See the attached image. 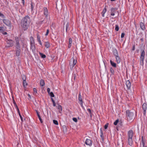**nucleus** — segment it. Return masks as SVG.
Returning <instances> with one entry per match:
<instances>
[{
	"instance_id": "052dcab7",
	"label": "nucleus",
	"mask_w": 147,
	"mask_h": 147,
	"mask_svg": "<svg viewBox=\"0 0 147 147\" xmlns=\"http://www.w3.org/2000/svg\"><path fill=\"white\" fill-rule=\"evenodd\" d=\"M71 44H69L68 48H70L71 47Z\"/></svg>"
},
{
	"instance_id": "603ef678",
	"label": "nucleus",
	"mask_w": 147,
	"mask_h": 147,
	"mask_svg": "<svg viewBox=\"0 0 147 147\" xmlns=\"http://www.w3.org/2000/svg\"><path fill=\"white\" fill-rule=\"evenodd\" d=\"M0 16L2 18H4V17H5L4 16L3 14L1 13L0 12Z\"/></svg>"
},
{
	"instance_id": "a18cd8bd",
	"label": "nucleus",
	"mask_w": 147,
	"mask_h": 147,
	"mask_svg": "<svg viewBox=\"0 0 147 147\" xmlns=\"http://www.w3.org/2000/svg\"><path fill=\"white\" fill-rule=\"evenodd\" d=\"M14 106H15V108L16 109L18 112L19 111H20L16 104H15V105H14Z\"/></svg>"
},
{
	"instance_id": "f257e3e1",
	"label": "nucleus",
	"mask_w": 147,
	"mask_h": 147,
	"mask_svg": "<svg viewBox=\"0 0 147 147\" xmlns=\"http://www.w3.org/2000/svg\"><path fill=\"white\" fill-rule=\"evenodd\" d=\"M31 22L30 17L28 16L24 17L22 20L21 25L24 30H26L29 27Z\"/></svg>"
},
{
	"instance_id": "aec40b11",
	"label": "nucleus",
	"mask_w": 147,
	"mask_h": 147,
	"mask_svg": "<svg viewBox=\"0 0 147 147\" xmlns=\"http://www.w3.org/2000/svg\"><path fill=\"white\" fill-rule=\"evenodd\" d=\"M107 11V7L105 6L102 12V17H104V14Z\"/></svg>"
},
{
	"instance_id": "a211bd4d",
	"label": "nucleus",
	"mask_w": 147,
	"mask_h": 147,
	"mask_svg": "<svg viewBox=\"0 0 147 147\" xmlns=\"http://www.w3.org/2000/svg\"><path fill=\"white\" fill-rule=\"evenodd\" d=\"M36 111L37 115L38 116V117L39 119V120L40 121V122H41V123H42L43 122V121L41 118V117L39 114V113L38 112V111L36 110Z\"/></svg>"
},
{
	"instance_id": "4d7b16f0",
	"label": "nucleus",
	"mask_w": 147,
	"mask_h": 147,
	"mask_svg": "<svg viewBox=\"0 0 147 147\" xmlns=\"http://www.w3.org/2000/svg\"><path fill=\"white\" fill-rule=\"evenodd\" d=\"M39 43V44L41 46H42L41 40L38 41Z\"/></svg>"
},
{
	"instance_id": "20e7f679",
	"label": "nucleus",
	"mask_w": 147,
	"mask_h": 147,
	"mask_svg": "<svg viewBox=\"0 0 147 147\" xmlns=\"http://www.w3.org/2000/svg\"><path fill=\"white\" fill-rule=\"evenodd\" d=\"M142 51L140 57V64L142 66H143L144 64V56L145 55V51L144 49H142Z\"/></svg>"
},
{
	"instance_id": "774afa93",
	"label": "nucleus",
	"mask_w": 147,
	"mask_h": 147,
	"mask_svg": "<svg viewBox=\"0 0 147 147\" xmlns=\"http://www.w3.org/2000/svg\"><path fill=\"white\" fill-rule=\"evenodd\" d=\"M81 105V106L83 108V104L82 103V104H80Z\"/></svg>"
},
{
	"instance_id": "c9c22d12",
	"label": "nucleus",
	"mask_w": 147,
	"mask_h": 147,
	"mask_svg": "<svg viewBox=\"0 0 147 147\" xmlns=\"http://www.w3.org/2000/svg\"><path fill=\"white\" fill-rule=\"evenodd\" d=\"M110 72L112 74H114V70L111 67L110 68Z\"/></svg>"
},
{
	"instance_id": "dca6fc26",
	"label": "nucleus",
	"mask_w": 147,
	"mask_h": 147,
	"mask_svg": "<svg viewBox=\"0 0 147 147\" xmlns=\"http://www.w3.org/2000/svg\"><path fill=\"white\" fill-rule=\"evenodd\" d=\"M140 28L142 30H144L146 29V28L145 27L144 24V23H143L142 22H141L140 23Z\"/></svg>"
},
{
	"instance_id": "0eeeda50",
	"label": "nucleus",
	"mask_w": 147,
	"mask_h": 147,
	"mask_svg": "<svg viewBox=\"0 0 147 147\" xmlns=\"http://www.w3.org/2000/svg\"><path fill=\"white\" fill-rule=\"evenodd\" d=\"M3 21L7 26L9 27L10 28H11V21L8 19H4L3 20Z\"/></svg>"
},
{
	"instance_id": "bb28decb",
	"label": "nucleus",
	"mask_w": 147,
	"mask_h": 147,
	"mask_svg": "<svg viewBox=\"0 0 147 147\" xmlns=\"http://www.w3.org/2000/svg\"><path fill=\"white\" fill-rule=\"evenodd\" d=\"M78 100L80 101V103L82 104V103H83L82 98L80 94V93L78 96Z\"/></svg>"
},
{
	"instance_id": "338daca9",
	"label": "nucleus",
	"mask_w": 147,
	"mask_h": 147,
	"mask_svg": "<svg viewBox=\"0 0 147 147\" xmlns=\"http://www.w3.org/2000/svg\"><path fill=\"white\" fill-rule=\"evenodd\" d=\"M73 76L74 77V79L75 80V78H76V76H75V74H74V75H73Z\"/></svg>"
},
{
	"instance_id": "a19ab883",
	"label": "nucleus",
	"mask_w": 147,
	"mask_h": 147,
	"mask_svg": "<svg viewBox=\"0 0 147 147\" xmlns=\"http://www.w3.org/2000/svg\"><path fill=\"white\" fill-rule=\"evenodd\" d=\"M22 78L23 81L26 80V77L24 75L22 76Z\"/></svg>"
},
{
	"instance_id": "7c9ffc66",
	"label": "nucleus",
	"mask_w": 147,
	"mask_h": 147,
	"mask_svg": "<svg viewBox=\"0 0 147 147\" xmlns=\"http://www.w3.org/2000/svg\"><path fill=\"white\" fill-rule=\"evenodd\" d=\"M23 86L24 88H25L26 87V86L27 85V84L26 83V80L23 81Z\"/></svg>"
},
{
	"instance_id": "f03ea898",
	"label": "nucleus",
	"mask_w": 147,
	"mask_h": 147,
	"mask_svg": "<svg viewBox=\"0 0 147 147\" xmlns=\"http://www.w3.org/2000/svg\"><path fill=\"white\" fill-rule=\"evenodd\" d=\"M43 14L45 16V17L44 19L42 20V19H43V18H42L41 20V21L39 22L38 24H42L44 23H46L48 21L49 19V14L48 11V9L46 7H44L43 8Z\"/></svg>"
},
{
	"instance_id": "2eb2a0df",
	"label": "nucleus",
	"mask_w": 147,
	"mask_h": 147,
	"mask_svg": "<svg viewBox=\"0 0 147 147\" xmlns=\"http://www.w3.org/2000/svg\"><path fill=\"white\" fill-rule=\"evenodd\" d=\"M126 85L127 89H129L131 87V84L129 80H127L126 81Z\"/></svg>"
},
{
	"instance_id": "f3484780",
	"label": "nucleus",
	"mask_w": 147,
	"mask_h": 147,
	"mask_svg": "<svg viewBox=\"0 0 147 147\" xmlns=\"http://www.w3.org/2000/svg\"><path fill=\"white\" fill-rule=\"evenodd\" d=\"M56 107L58 110L59 112L60 113H61L62 110V106L61 105H58Z\"/></svg>"
},
{
	"instance_id": "2f4dec72",
	"label": "nucleus",
	"mask_w": 147,
	"mask_h": 147,
	"mask_svg": "<svg viewBox=\"0 0 147 147\" xmlns=\"http://www.w3.org/2000/svg\"><path fill=\"white\" fill-rule=\"evenodd\" d=\"M31 9L32 11L33 8L34 7V4L32 2H31Z\"/></svg>"
},
{
	"instance_id": "3c124183",
	"label": "nucleus",
	"mask_w": 147,
	"mask_h": 147,
	"mask_svg": "<svg viewBox=\"0 0 147 147\" xmlns=\"http://www.w3.org/2000/svg\"><path fill=\"white\" fill-rule=\"evenodd\" d=\"M125 35V34L124 33H122L121 34V38H123L124 37Z\"/></svg>"
},
{
	"instance_id": "5fc2aeb1",
	"label": "nucleus",
	"mask_w": 147,
	"mask_h": 147,
	"mask_svg": "<svg viewBox=\"0 0 147 147\" xmlns=\"http://www.w3.org/2000/svg\"><path fill=\"white\" fill-rule=\"evenodd\" d=\"M12 98H13V102L14 104V105H15V104H16V102L15 101V100L14 99V98L13 97H12Z\"/></svg>"
},
{
	"instance_id": "de8ad7c7",
	"label": "nucleus",
	"mask_w": 147,
	"mask_h": 147,
	"mask_svg": "<svg viewBox=\"0 0 147 147\" xmlns=\"http://www.w3.org/2000/svg\"><path fill=\"white\" fill-rule=\"evenodd\" d=\"M33 91L34 94H36L37 93V90L36 88H33Z\"/></svg>"
},
{
	"instance_id": "473e14b6",
	"label": "nucleus",
	"mask_w": 147,
	"mask_h": 147,
	"mask_svg": "<svg viewBox=\"0 0 147 147\" xmlns=\"http://www.w3.org/2000/svg\"><path fill=\"white\" fill-rule=\"evenodd\" d=\"M119 26L118 25H116L115 26V30L117 31L119 30Z\"/></svg>"
},
{
	"instance_id": "864d4df0",
	"label": "nucleus",
	"mask_w": 147,
	"mask_h": 147,
	"mask_svg": "<svg viewBox=\"0 0 147 147\" xmlns=\"http://www.w3.org/2000/svg\"><path fill=\"white\" fill-rule=\"evenodd\" d=\"M50 88H47V92H48V93H49V94L51 92H50Z\"/></svg>"
},
{
	"instance_id": "e433bc0d",
	"label": "nucleus",
	"mask_w": 147,
	"mask_h": 147,
	"mask_svg": "<svg viewBox=\"0 0 147 147\" xmlns=\"http://www.w3.org/2000/svg\"><path fill=\"white\" fill-rule=\"evenodd\" d=\"M18 112V113L19 114V115L20 118V119H21V120L22 121H23V118L21 115V114L20 113V111H19Z\"/></svg>"
},
{
	"instance_id": "412c9836",
	"label": "nucleus",
	"mask_w": 147,
	"mask_h": 147,
	"mask_svg": "<svg viewBox=\"0 0 147 147\" xmlns=\"http://www.w3.org/2000/svg\"><path fill=\"white\" fill-rule=\"evenodd\" d=\"M113 55L115 57L118 55V52L116 49H114L113 51Z\"/></svg>"
},
{
	"instance_id": "4468645a",
	"label": "nucleus",
	"mask_w": 147,
	"mask_h": 147,
	"mask_svg": "<svg viewBox=\"0 0 147 147\" xmlns=\"http://www.w3.org/2000/svg\"><path fill=\"white\" fill-rule=\"evenodd\" d=\"M85 143L86 145L90 146L92 145V141L89 139H87L85 141Z\"/></svg>"
},
{
	"instance_id": "1a4fd4ad",
	"label": "nucleus",
	"mask_w": 147,
	"mask_h": 147,
	"mask_svg": "<svg viewBox=\"0 0 147 147\" xmlns=\"http://www.w3.org/2000/svg\"><path fill=\"white\" fill-rule=\"evenodd\" d=\"M15 40L16 41V47L20 48L21 45L19 43V40L18 37H15Z\"/></svg>"
},
{
	"instance_id": "ddd939ff",
	"label": "nucleus",
	"mask_w": 147,
	"mask_h": 147,
	"mask_svg": "<svg viewBox=\"0 0 147 147\" xmlns=\"http://www.w3.org/2000/svg\"><path fill=\"white\" fill-rule=\"evenodd\" d=\"M117 9V8H116L112 7L111 9V15L112 16L115 15L114 12L116 11Z\"/></svg>"
},
{
	"instance_id": "37998d69",
	"label": "nucleus",
	"mask_w": 147,
	"mask_h": 147,
	"mask_svg": "<svg viewBox=\"0 0 147 147\" xmlns=\"http://www.w3.org/2000/svg\"><path fill=\"white\" fill-rule=\"evenodd\" d=\"M14 106H15V108L16 109L18 112L19 111H20L16 104H15V105H14Z\"/></svg>"
},
{
	"instance_id": "13d9d810",
	"label": "nucleus",
	"mask_w": 147,
	"mask_h": 147,
	"mask_svg": "<svg viewBox=\"0 0 147 147\" xmlns=\"http://www.w3.org/2000/svg\"><path fill=\"white\" fill-rule=\"evenodd\" d=\"M28 98L30 99H31V96L29 94H28Z\"/></svg>"
},
{
	"instance_id": "8fccbe9b",
	"label": "nucleus",
	"mask_w": 147,
	"mask_h": 147,
	"mask_svg": "<svg viewBox=\"0 0 147 147\" xmlns=\"http://www.w3.org/2000/svg\"><path fill=\"white\" fill-rule=\"evenodd\" d=\"M49 33V29H47V30L46 33L45 34V36H47L48 34Z\"/></svg>"
},
{
	"instance_id": "c756f323",
	"label": "nucleus",
	"mask_w": 147,
	"mask_h": 147,
	"mask_svg": "<svg viewBox=\"0 0 147 147\" xmlns=\"http://www.w3.org/2000/svg\"><path fill=\"white\" fill-rule=\"evenodd\" d=\"M69 26V23L68 22L67 23L65 26L66 31V32H67L68 30H69V29H68Z\"/></svg>"
},
{
	"instance_id": "f704fd0d",
	"label": "nucleus",
	"mask_w": 147,
	"mask_h": 147,
	"mask_svg": "<svg viewBox=\"0 0 147 147\" xmlns=\"http://www.w3.org/2000/svg\"><path fill=\"white\" fill-rule=\"evenodd\" d=\"M49 94L50 95V96L51 97H54V95L53 92H50Z\"/></svg>"
},
{
	"instance_id": "bf43d9fd",
	"label": "nucleus",
	"mask_w": 147,
	"mask_h": 147,
	"mask_svg": "<svg viewBox=\"0 0 147 147\" xmlns=\"http://www.w3.org/2000/svg\"><path fill=\"white\" fill-rule=\"evenodd\" d=\"M53 105L54 107H55L56 106V104H55V102H53Z\"/></svg>"
},
{
	"instance_id": "39448f33",
	"label": "nucleus",
	"mask_w": 147,
	"mask_h": 147,
	"mask_svg": "<svg viewBox=\"0 0 147 147\" xmlns=\"http://www.w3.org/2000/svg\"><path fill=\"white\" fill-rule=\"evenodd\" d=\"M77 62V60L73 57L70 59L69 65L71 69V70L73 68L75 65L76 64Z\"/></svg>"
},
{
	"instance_id": "69168bd1",
	"label": "nucleus",
	"mask_w": 147,
	"mask_h": 147,
	"mask_svg": "<svg viewBox=\"0 0 147 147\" xmlns=\"http://www.w3.org/2000/svg\"><path fill=\"white\" fill-rule=\"evenodd\" d=\"M140 40L142 42H143L144 41V39L143 38H141Z\"/></svg>"
},
{
	"instance_id": "0e129e2a",
	"label": "nucleus",
	"mask_w": 147,
	"mask_h": 147,
	"mask_svg": "<svg viewBox=\"0 0 147 147\" xmlns=\"http://www.w3.org/2000/svg\"><path fill=\"white\" fill-rule=\"evenodd\" d=\"M22 3H23V5H24V0H22Z\"/></svg>"
},
{
	"instance_id": "f8f14e48",
	"label": "nucleus",
	"mask_w": 147,
	"mask_h": 147,
	"mask_svg": "<svg viewBox=\"0 0 147 147\" xmlns=\"http://www.w3.org/2000/svg\"><path fill=\"white\" fill-rule=\"evenodd\" d=\"M133 134V132L132 130H129L127 134L128 138H132Z\"/></svg>"
},
{
	"instance_id": "6e6552de",
	"label": "nucleus",
	"mask_w": 147,
	"mask_h": 147,
	"mask_svg": "<svg viewBox=\"0 0 147 147\" xmlns=\"http://www.w3.org/2000/svg\"><path fill=\"white\" fill-rule=\"evenodd\" d=\"M7 45L6 47L9 48L12 47L13 46V41L11 40H7L6 41Z\"/></svg>"
},
{
	"instance_id": "4c0bfd02",
	"label": "nucleus",
	"mask_w": 147,
	"mask_h": 147,
	"mask_svg": "<svg viewBox=\"0 0 147 147\" xmlns=\"http://www.w3.org/2000/svg\"><path fill=\"white\" fill-rule=\"evenodd\" d=\"M53 123L55 124L56 125H58V122L57 120H53Z\"/></svg>"
},
{
	"instance_id": "9d476101",
	"label": "nucleus",
	"mask_w": 147,
	"mask_h": 147,
	"mask_svg": "<svg viewBox=\"0 0 147 147\" xmlns=\"http://www.w3.org/2000/svg\"><path fill=\"white\" fill-rule=\"evenodd\" d=\"M142 108L143 110V114L145 115L147 109V104L146 102H144L142 105Z\"/></svg>"
},
{
	"instance_id": "72a5a7b5",
	"label": "nucleus",
	"mask_w": 147,
	"mask_h": 147,
	"mask_svg": "<svg viewBox=\"0 0 147 147\" xmlns=\"http://www.w3.org/2000/svg\"><path fill=\"white\" fill-rule=\"evenodd\" d=\"M37 36V40L38 41L40 40V37L39 35L38 34H37L36 35Z\"/></svg>"
},
{
	"instance_id": "49530a36",
	"label": "nucleus",
	"mask_w": 147,
	"mask_h": 147,
	"mask_svg": "<svg viewBox=\"0 0 147 147\" xmlns=\"http://www.w3.org/2000/svg\"><path fill=\"white\" fill-rule=\"evenodd\" d=\"M109 125V123H107L104 126V128L105 129H107L108 126Z\"/></svg>"
},
{
	"instance_id": "4be33fe9",
	"label": "nucleus",
	"mask_w": 147,
	"mask_h": 147,
	"mask_svg": "<svg viewBox=\"0 0 147 147\" xmlns=\"http://www.w3.org/2000/svg\"><path fill=\"white\" fill-rule=\"evenodd\" d=\"M100 132L101 134L100 136L102 140L103 141L104 140V136H103L102 131L101 128L100 129Z\"/></svg>"
},
{
	"instance_id": "7ed1b4c3",
	"label": "nucleus",
	"mask_w": 147,
	"mask_h": 147,
	"mask_svg": "<svg viewBox=\"0 0 147 147\" xmlns=\"http://www.w3.org/2000/svg\"><path fill=\"white\" fill-rule=\"evenodd\" d=\"M126 115L128 121H132L135 118L134 113L129 110L126 111Z\"/></svg>"
},
{
	"instance_id": "393cba45",
	"label": "nucleus",
	"mask_w": 147,
	"mask_h": 147,
	"mask_svg": "<svg viewBox=\"0 0 147 147\" xmlns=\"http://www.w3.org/2000/svg\"><path fill=\"white\" fill-rule=\"evenodd\" d=\"M45 47H46L47 48H49L50 46V43L49 42H45Z\"/></svg>"
},
{
	"instance_id": "c03bdc74",
	"label": "nucleus",
	"mask_w": 147,
	"mask_h": 147,
	"mask_svg": "<svg viewBox=\"0 0 147 147\" xmlns=\"http://www.w3.org/2000/svg\"><path fill=\"white\" fill-rule=\"evenodd\" d=\"M14 106H15V108L16 109L18 112L19 111H20L16 104H15V105H14Z\"/></svg>"
},
{
	"instance_id": "79ce46f5",
	"label": "nucleus",
	"mask_w": 147,
	"mask_h": 147,
	"mask_svg": "<svg viewBox=\"0 0 147 147\" xmlns=\"http://www.w3.org/2000/svg\"><path fill=\"white\" fill-rule=\"evenodd\" d=\"M142 144L143 146H144L145 145V142H144V141L143 136H142Z\"/></svg>"
},
{
	"instance_id": "09e8293b",
	"label": "nucleus",
	"mask_w": 147,
	"mask_h": 147,
	"mask_svg": "<svg viewBox=\"0 0 147 147\" xmlns=\"http://www.w3.org/2000/svg\"><path fill=\"white\" fill-rule=\"evenodd\" d=\"M73 120L74 121L76 122H77L78 121L77 119L76 118H75V117L73 118Z\"/></svg>"
},
{
	"instance_id": "e2e57ef3",
	"label": "nucleus",
	"mask_w": 147,
	"mask_h": 147,
	"mask_svg": "<svg viewBox=\"0 0 147 147\" xmlns=\"http://www.w3.org/2000/svg\"><path fill=\"white\" fill-rule=\"evenodd\" d=\"M51 100L53 102H55V100H54L53 98H51Z\"/></svg>"
},
{
	"instance_id": "a878e982",
	"label": "nucleus",
	"mask_w": 147,
	"mask_h": 147,
	"mask_svg": "<svg viewBox=\"0 0 147 147\" xmlns=\"http://www.w3.org/2000/svg\"><path fill=\"white\" fill-rule=\"evenodd\" d=\"M45 82L43 80H41L40 81V85L41 86H43L45 85Z\"/></svg>"
},
{
	"instance_id": "c85d7f7f",
	"label": "nucleus",
	"mask_w": 147,
	"mask_h": 147,
	"mask_svg": "<svg viewBox=\"0 0 147 147\" xmlns=\"http://www.w3.org/2000/svg\"><path fill=\"white\" fill-rule=\"evenodd\" d=\"M87 111L89 112L90 116L91 119L92 117V114L91 111V110L89 109H87Z\"/></svg>"
},
{
	"instance_id": "b1692460",
	"label": "nucleus",
	"mask_w": 147,
	"mask_h": 147,
	"mask_svg": "<svg viewBox=\"0 0 147 147\" xmlns=\"http://www.w3.org/2000/svg\"><path fill=\"white\" fill-rule=\"evenodd\" d=\"M116 59V61L118 63H119L121 61V59L119 57L118 55L115 57Z\"/></svg>"
},
{
	"instance_id": "9b49d317",
	"label": "nucleus",
	"mask_w": 147,
	"mask_h": 147,
	"mask_svg": "<svg viewBox=\"0 0 147 147\" xmlns=\"http://www.w3.org/2000/svg\"><path fill=\"white\" fill-rule=\"evenodd\" d=\"M16 55L17 57L19 56L21 53V50L20 48L16 47Z\"/></svg>"
},
{
	"instance_id": "6e6d98bb",
	"label": "nucleus",
	"mask_w": 147,
	"mask_h": 147,
	"mask_svg": "<svg viewBox=\"0 0 147 147\" xmlns=\"http://www.w3.org/2000/svg\"><path fill=\"white\" fill-rule=\"evenodd\" d=\"M135 50V45H134L133 46L132 50V51H134Z\"/></svg>"
},
{
	"instance_id": "680f3d73",
	"label": "nucleus",
	"mask_w": 147,
	"mask_h": 147,
	"mask_svg": "<svg viewBox=\"0 0 147 147\" xmlns=\"http://www.w3.org/2000/svg\"><path fill=\"white\" fill-rule=\"evenodd\" d=\"M3 27H0V30H3Z\"/></svg>"
},
{
	"instance_id": "cd10ccee",
	"label": "nucleus",
	"mask_w": 147,
	"mask_h": 147,
	"mask_svg": "<svg viewBox=\"0 0 147 147\" xmlns=\"http://www.w3.org/2000/svg\"><path fill=\"white\" fill-rule=\"evenodd\" d=\"M39 54L40 57L43 58H45L46 57V56L45 55L43 54L42 53L40 52H39Z\"/></svg>"
},
{
	"instance_id": "58836bf2",
	"label": "nucleus",
	"mask_w": 147,
	"mask_h": 147,
	"mask_svg": "<svg viewBox=\"0 0 147 147\" xmlns=\"http://www.w3.org/2000/svg\"><path fill=\"white\" fill-rule=\"evenodd\" d=\"M119 119H117L114 123V124L115 125H117L118 123V122H119Z\"/></svg>"
},
{
	"instance_id": "6ab92c4d",
	"label": "nucleus",
	"mask_w": 147,
	"mask_h": 147,
	"mask_svg": "<svg viewBox=\"0 0 147 147\" xmlns=\"http://www.w3.org/2000/svg\"><path fill=\"white\" fill-rule=\"evenodd\" d=\"M128 144L130 146H131L133 144L132 138H128Z\"/></svg>"
},
{
	"instance_id": "5701e85b",
	"label": "nucleus",
	"mask_w": 147,
	"mask_h": 147,
	"mask_svg": "<svg viewBox=\"0 0 147 147\" xmlns=\"http://www.w3.org/2000/svg\"><path fill=\"white\" fill-rule=\"evenodd\" d=\"M110 62L111 65L115 67H116V64L113 61L111 60H110Z\"/></svg>"
},
{
	"instance_id": "423d86ee",
	"label": "nucleus",
	"mask_w": 147,
	"mask_h": 147,
	"mask_svg": "<svg viewBox=\"0 0 147 147\" xmlns=\"http://www.w3.org/2000/svg\"><path fill=\"white\" fill-rule=\"evenodd\" d=\"M30 49L32 50V51L35 50V46L34 45V39L32 36H31L30 37Z\"/></svg>"
},
{
	"instance_id": "ea45409f",
	"label": "nucleus",
	"mask_w": 147,
	"mask_h": 147,
	"mask_svg": "<svg viewBox=\"0 0 147 147\" xmlns=\"http://www.w3.org/2000/svg\"><path fill=\"white\" fill-rule=\"evenodd\" d=\"M72 42V39L71 38H70L69 39V44H71Z\"/></svg>"
}]
</instances>
